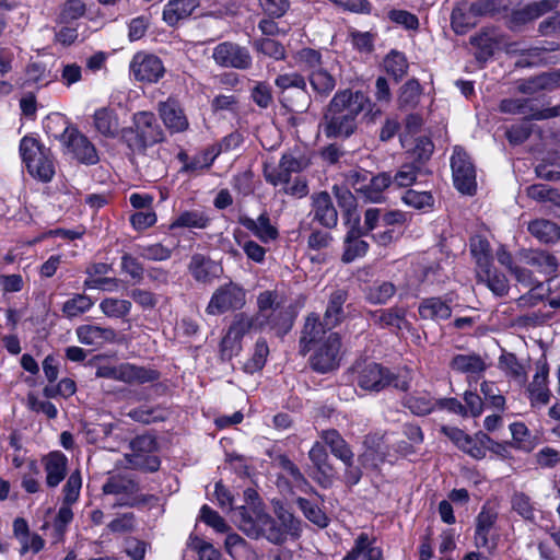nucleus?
<instances>
[{
  "mask_svg": "<svg viewBox=\"0 0 560 560\" xmlns=\"http://www.w3.org/2000/svg\"><path fill=\"white\" fill-rule=\"evenodd\" d=\"M547 378H548V369L542 366L540 371H538L533 382L528 386V392L530 394L532 404H541L546 405L550 398V392L547 388Z\"/></svg>",
  "mask_w": 560,
  "mask_h": 560,
  "instance_id": "41",
  "label": "nucleus"
},
{
  "mask_svg": "<svg viewBox=\"0 0 560 560\" xmlns=\"http://www.w3.org/2000/svg\"><path fill=\"white\" fill-rule=\"evenodd\" d=\"M370 316L382 328H396L400 330L402 328L401 325L405 323L406 312L402 308L393 307L370 312Z\"/></svg>",
  "mask_w": 560,
  "mask_h": 560,
  "instance_id": "39",
  "label": "nucleus"
},
{
  "mask_svg": "<svg viewBox=\"0 0 560 560\" xmlns=\"http://www.w3.org/2000/svg\"><path fill=\"white\" fill-rule=\"evenodd\" d=\"M527 196L538 202H549L560 209V191L544 184H534L527 187Z\"/></svg>",
  "mask_w": 560,
  "mask_h": 560,
  "instance_id": "45",
  "label": "nucleus"
},
{
  "mask_svg": "<svg viewBox=\"0 0 560 560\" xmlns=\"http://www.w3.org/2000/svg\"><path fill=\"white\" fill-rule=\"evenodd\" d=\"M77 336L81 343L100 347L116 339V331L110 327L82 325L77 328Z\"/></svg>",
  "mask_w": 560,
  "mask_h": 560,
  "instance_id": "23",
  "label": "nucleus"
},
{
  "mask_svg": "<svg viewBox=\"0 0 560 560\" xmlns=\"http://www.w3.org/2000/svg\"><path fill=\"white\" fill-rule=\"evenodd\" d=\"M348 298V290L342 288L335 289L329 294L323 320H320L323 330L330 331L343 322L346 318L343 305Z\"/></svg>",
  "mask_w": 560,
  "mask_h": 560,
  "instance_id": "14",
  "label": "nucleus"
},
{
  "mask_svg": "<svg viewBox=\"0 0 560 560\" xmlns=\"http://www.w3.org/2000/svg\"><path fill=\"white\" fill-rule=\"evenodd\" d=\"M384 67L387 73L392 74L396 80H399L406 74L408 63L401 52L392 51L386 56Z\"/></svg>",
  "mask_w": 560,
  "mask_h": 560,
  "instance_id": "59",
  "label": "nucleus"
},
{
  "mask_svg": "<svg viewBox=\"0 0 560 560\" xmlns=\"http://www.w3.org/2000/svg\"><path fill=\"white\" fill-rule=\"evenodd\" d=\"M210 219L198 210L182 212L171 224V229L175 228H196L205 229L209 224Z\"/></svg>",
  "mask_w": 560,
  "mask_h": 560,
  "instance_id": "48",
  "label": "nucleus"
},
{
  "mask_svg": "<svg viewBox=\"0 0 560 560\" xmlns=\"http://www.w3.org/2000/svg\"><path fill=\"white\" fill-rule=\"evenodd\" d=\"M502 0H479L472 3L462 2L452 11L451 24L457 34H465L477 24L481 15L495 11Z\"/></svg>",
  "mask_w": 560,
  "mask_h": 560,
  "instance_id": "7",
  "label": "nucleus"
},
{
  "mask_svg": "<svg viewBox=\"0 0 560 560\" xmlns=\"http://www.w3.org/2000/svg\"><path fill=\"white\" fill-rule=\"evenodd\" d=\"M498 518L497 512L486 506L482 508L476 518L475 545L477 548L491 550L495 544H490L489 534Z\"/></svg>",
  "mask_w": 560,
  "mask_h": 560,
  "instance_id": "22",
  "label": "nucleus"
},
{
  "mask_svg": "<svg viewBox=\"0 0 560 560\" xmlns=\"http://www.w3.org/2000/svg\"><path fill=\"white\" fill-rule=\"evenodd\" d=\"M199 7V0H170L163 9V21L174 26L189 18Z\"/></svg>",
  "mask_w": 560,
  "mask_h": 560,
  "instance_id": "24",
  "label": "nucleus"
},
{
  "mask_svg": "<svg viewBox=\"0 0 560 560\" xmlns=\"http://www.w3.org/2000/svg\"><path fill=\"white\" fill-rule=\"evenodd\" d=\"M396 293V287L394 283L389 281H383L380 283H374L371 287H368L364 291V296L366 301L372 304H386L389 299L394 296Z\"/></svg>",
  "mask_w": 560,
  "mask_h": 560,
  "instance_id": "43",
  "label": "nucleus"
},
{
  "mask_svg": "<svg viewBox=\"0 0 560 560\" xmlns=\"http://www.w3.org/2000/svg\"><path fill=\"white\" fill-rule=\"evenodd\" d=\"M20 152L30 175L43 183H49L55 175L50 149L43 142H21Z\"/></svg>",
  "mask_w": 560,
  "mask_h": 560,
  "instance_id": "5",
  "label": "nucleus"
},
{
  "mask_svg": "<svg viewBox=\"0 0 560 560\" xmlns=\"http://www.w3.org/2000/svg\"><path fill=\"white\" fill-rule=\"evenodd\" d=\"M470 252L476 258L477 265L481 268H489L491 265L489 242L483 238L472 240Z\"/></svg>",
  "mask_w": 560,
  "mask_h": 560,
  "instance_id": "63",
  "label": "nucleus"
},
{
  "mask_svg": "<svg viewBox=\"0 0 560 560\" xmlns=\"http://www.w3.org/2000/svg\"><path fill=\"white\" fill-rule=\"evenodd\" d=\"M411 380V373L407 369L393 372L373 362L365 364L358 372L357 384L363 390L370 392H381L389 386L397 390L407 392L410 388Z\"/></svg>",
  "mask_w": 560,
  "mask_h": 560,
  "instance_id": "3",
  "label": "nucleus"
},
{
  "mask_svg": "<svg viewBox=\"0 0 560 560\" xmlns=\"http://www.w3.org/2000/svg\"><path fill=\"white\" fill-rule=\"evenodd\" d=\"M67 457L60 452H52L44 458L46 483L50 488L57 487L67 475Z\"/></svg>",
  "mask_w": 560,
  "mask_h": 560,
  "instance_id": "26",
  "label": "nucleus"
},
{
  "mask_svg": "<svg viewBox=\"0 0 560 560\" xmlns=\"http://www.w3.org/2000/svg\"><path fill=\"white\" fill-rule=\"evenodd\" d=\"M362 229L352 228L345 238V252L342 254V261L349 264L354 259L364 256L369 249V243L362 240L364 236Z\"/></svg>",
  "mask_w": 560,
  "mask_h": 560,
  "instance_id": "28",
  "label": "nucleus"
},
{
  "mask_svg": "<svg viewBox=\"0 0 560 560\" xmlns=\"http://www.w3.org/2000/svg\"><path fill=\"white\" fill-rule=\"evenodd\" d=\"M470 43L477 48V59L483 61L493 55L497 47V43L488 33L471 37Z\"/></svg>",
  "mask_w": 560,
  "mask_h": 560,
  "instance_id": "62",
  "label": "nucleus"
},
{
  "mask_svg": "<svg viewBox=\"0 0 560 560\" xmlns=\"http://www.w3.org/2000/svg\"><path fill=\"white\" fill-rule=\"evenodd\" d=\"M296 504L303 512L304 516L319 528H325L328 525V516L317 504L302 497L296 499Z\"/></svg>",
  "mask_w": 560,
  "mask_h": 560,
  "instance_id": "46",
  "label": "nucleus"
},
{
  "mask_svg": "<svg viewBox=\"0 0 560 560\" xmlns=\"http://www.w3.org/2000/svg\"><path fill=\"white\" fill-rule=\"evenodd\" d=\"M133 122L137 130L138 140H148L154 138L155 117L150 112H139L133 116Z\"/></svg>",
  "mask_w": 560,
  "mask_h": 560,
  "instance_id": "50",
  "label": "nucleus"
},
{
  "mask_svg": "<svg viewBox=\"0 0 560 560\" xmlns=\"http://www.w3.org/2000/svg\"><path fill=\"white\" fill-rule=\"evenodd\" d=\"M128 417L135 421L149 424L156 421H163L165 419V411L160 406H140L130 410L128 412Z\"/></svg>",
  "mask_w": 560,
  "mask_h": 560,
  "instance_id": "54",
  "label": "nucleus"
},
{
  "mask_svg": "<svg viewBox=\"0 0 560 560\" xmlns=\"http://www.w3.org/2000/svg\"><path fill=\"white\" fill-rule=\"evenodd\" d=\"M404 406L416 416H427L436 407V400L427 396H408L404 400Z\"/></svg>",
  "mask_w": 560,
  "mask_h": 560,
  "instance_id": "55",
  "label": "nucleus"
},
{
  "mask_svg": "<svg viewBox=\"0 0 560 560\" xmlns=\"http://www.w3.org/2000/svg\"><path fill=\"white\" fill-rule=\"evenodd\" d=\"M512 509L524 520L533 521L535 517V509L528 495L523 492H516L512 497Z\"/></svg>",
  "mask_w": 560,
  "mask_h": 560,
  "instance_id": "64",
  "label": "nucleus"
},
{
  "mask_svg": "<svg viewBox=\"0 0 560 560\" xmlns=\"http://www.w3.org/2000/svg\"><path fill=\"white\" fill-rule=\"evenodd\" d=\"M130 70L136 80L145 83L158 82L165 72L161 59L154 55L137 52L131 62Z\"/></svg>",
  "mask_w": 560,
  "mask_h": 560,
  "instance_id": "12",
  "label": "nucleus"
},
{
  "mask_svg": "<svg viewBox=\"0 0 560 560\" xmlns=\"http://www.w3.org/2000/svg\"><path fill=\"white\" fill-rule=\"evenodd\" d=\"M341 338L338 332L323 330L319 315L311 313L300 338V352L310 357L311 368L319 373L336 370L340 363Z\"/></svg>",
  "mask_w": 560,
  "mask_h": 560,
  "instance_id": "1",
  "label": "nucleus"
},
{
  "mask_svg": "<svg viewBox=\"0 0 560 560\" xmlns=\"http://www.w3.org/2000/svg\"><path fill=\"white\" fill-rule=\"evenodd\" d=\"M100 308L108 317L120 318L129 314L131 303L127 300L107 298L101 302Z\"/></svg>",
  "mask_w": 560,
  "mask_h": 560,
  "instance_id": "57",
  "label": "nucleus"
},
{
  "mask_svg": "<svg viewBox=\"0 0 560 560\" xmlns=\"http://www.w3.org/2000/svg\"><path fill=\"white\" fill-rule=\"evenodd\" d=\"M295 63L304 70L312 72L323 66V58L319 50L303 48L293 55Z\"/></svg>",
  "mask_w": 560,
  "mask_h": 560,
  "instance_id": "52",
  "label": "nucleus"
},
{
  "mask_svg": "<svg viewBox=\"0 0 560 560\" xmlns=\"http://www.w3.org/2000/svg\"><path fill=\"white\" fill-rule=\"evenodd\" d=\"M442 432L460 450L468 453L472 457L482 458L485 456V451L479 447L463 430L454 427H442Z\"/></svg>",
  "mask_w": 560,
  "mask_h": 560,
  "instance_id": "33",
  "label": "nucleus"
},
{
  "mask_svg": "<svg viewBox=\"0 0 560 560\" xmlns=\"http://www.w3.org/2000/svg\"><path fill=\"white\" fill-rule=\"evenodd\" d=\"M517 91L527 95H534L540 92H551L545 72L520 81L517 84Z\"/></svg>",
  "mask_w": 560,
  "mask_h": 560,
  "instance_id": "56",
  "label": "nucleus"
},
{
  "mask_svg": "<svg viewBox=\"0 0 560 560\" xmlns=\"http://www.w3.org/2000/svg\"><path fill=\"white\" fill-rule=\"evenodd\" d=\"M161 377L158 370L131 363H121L120 382L127 384H145L156 382Z\"/></svg>",
  "mask_w": 560,
  "mask_h": 560,
  "instance_id": "27",
  "label": "nucleus"
},
{
  "mask_svg": "<svg viewBox=\"0 0 560 560\" xmlns=\"http://www.w3.org/2000/svg\"><path fill=\"white\" fill-rule=\"evenodd\" d=\"M211 58L221 68L246 70L250 68L253 58L249 50L234 42H222L212 48Z\"/></svg>",
  "mask_w": 560,
  "mask_h": 560,
  "instance_id": "11",
  "label": "nucleus"
},
{
  "mask_svg": "<svg viewBox=\"0 0 560 560\" xmlns=\"http://www.w3.org/2000/svg\"><path fill=\"white\" fill-rule=\"evenodd\" d=\"M393 183V178L388 173H380L378 175L370 179L369 185H363L357 188L358 192L363 194L366 200L371 202H381L382 192L389 187Z\"/></svg>",
  "mask_w": 560,
  "mask_h": 560,
  "instance_id": "37",
  "label": "nucleus"
},
{
  "mask_svg": "<svg viewBox=\"0 0 560 560\" xmlns=\"http://www.w3.org/2000/svg\"><path fill=\"white\" fill-rule=\"evenodd\" d=\"M320 438L324 446L327 445L330 448L331 454L338 459L349 460L354 457L350 446L337 430H325L320 433Z\"/></svg>",
  "mask_w": 560,
  "mask_h": 560,
  "instance_id": "32",
  "label": "nucleus"
},
{
  "mask_svg": "<svg viewBox=\"0 0 560 560\" xmlns=\"http://www.w3.org/2000/svg\"><path fill=\"white\" fill-rule=\"evenodd\" d=\"M269 347L264 338H258L252 358L244 364V371L253 374L260 371L267 361Z\"/></svg>",
  "mask_w": 560,
  "mask_h": 560,
  "instance_id": "53",
  "label": "nucleus"
},
{
  "mask_svg": "<svg viewBox=\"0 0 560 560\" xmlns=\"http://www.w3.org/2000/svg\"><path fill=\"white\" fill-rule=\"evenodd\" d=\"M481 270L482 272L478 275L479 282L485 283L498 296L508 293L509 283L504 275L492 272L490 267Z\"/></svg>",
  "mask_w": 560,
  "mask_h": 560,
  "instance_id": "47",
  "label": "nucleus"
},
{
  "mask_svg": "<svg viewBox=\"0 0 560 560\" xmlns=\"http://www.w3.org/2000/svg\"><path fill=\"white\" fill-rule=\"evenodd\" d=\"M254 46L258 52L275 60H282L285 58V49L283 45L275 39L268 37L260 38L255 42Z\"/></svg>",
  "mask_w": 560,
  "mask_h": 560,
  "instance_id": "61",
  "label": "nucleus"
},
{
  "mask_svg": "<svg viewBox=\"0 0 560 560\" xmlns=\"http://www.w3.org/2000/svg\"><path fill=\"white\" fill-rule=\"evenodd\" d=\"M93 125L100 136L115 138L118 132V121L113 109L107 107L98 108L93 115Z\"/></svg>",
  "mask_w": 560,
  "mask_h": 560,
  "instance_id": "31",
  "label": "nucleus"
},
{
  "mask_svg": "<svg viewBox=\"0 0 560 560\" xmlns=\"http://www.w3.org/2000/svg\"><path fill=\"white\" fill-rule=\"evenodd\" d=\"M314 471L312 478L323 488H330L335 480V468L322 442H315L308 452Z\"/></svg>",
  "mask_w": 560,
  "mask_h": 560,
  "instance_id": "13",
  "label": "nucleus"
},
{
  "mask_svg": "<svg viewBox=\"0 0 560 560\" xmlns=\"http://www.w3.org/2000/svg\"><path fill=\"white\" fill-rule=\"evenodd\" d=\"M140 490L139 482L129 474L110 475L104 485L102 491L104 494H113L119 499L113 504V508H135L147 504L154 495L137 493Z\"/></svg>",
  "mask_w": 560,
  "mask_h": 560,
  "instance_id": "4",
  "label": "nucleus"
},
{
  "mask_svg": "<svg viewBox=\"0 0 560 560\" xmlns=\"http://www.w3.org/2000/svg\"><path fill=\"white\" fill-rule=\"evenodd\" d=\"M527 231L542 244H556L560 240V226L548 219L539 218L529 221Z\"/></svg>",
  "mask_w": 560,
  "mask_h": 560,
  "instance_id": "25",
  "label": "nucleus"
},
{
  "mask_svg": "<svg viewBox=\"0 0 560 560\" xmlns=\"http://www.w3.org/2000/svg\"><path fill=\"white\" fill-rule=\"evenodd\" d=\"M221 148L219 145H211L205 152L197 154L189 163H185V171H197L208 168L213 163L215 158L220 154Z\"/></svg>",
  "mask_w": 560,
  "mask_h": 560,
  "instance_id": "60",
  "label": "nucleus"
},
{
  "mask_svg": "<svg viewBox=\"0 0 560 560\" xmlns=\"http://www.w3.org/2000/svg\"><path fill=\"white\" fill-rule=\"evenodd\" d=\"M450 368L460 373L477 374L483 372L487 364L477 353L457 354L451 360Z\"/></svg>",
  "mask_w": 560,
  "mask_h": 560,
  "instance_id": "36",
  "label": "nucleus"
},
{
  "mask_svg": "<svg viewBox=\"0 0 560 560\" xmlns=\"http://www.w3.org/2000/svg\"><path fill=\"white\" fill-rule=\"evenodd\" d=\"M252 330H261V327L258 320H256V314L248 315L246 313H237L234 315L233 320L228 329L231 335H234L241 341L243 337Z\"/></svg>",
  "mask_w": 560,
  "mask_h": 560,
  "instance_id": "42",
  "label": "nucleus"
},
{
  "mask_svg": "<svg viewBox=\"0 0 560 560\" xmlns=\"http://www.w3.org/2000/svg\"><path fill=\"white\" fill-rule=\"evenodd\" d=\"M257 530L258 538L265 537L272 544H282L285 540L280 525L264 511L257 515Z\"/></svg>",
  "mask_w": 560,
  "mask_h": 560,
  "instance_id": "35",
  "label": "nucleus"
},
{
  "mask_svg": "<svg viewBox=\"0 0 560 560\" xmlns=\"http://www.w3.org/2000/svg\"><path fill=\"white\" fill-rule=\"evenodd\" d=\"M92 305L93 301L88 295L77 294L63 304L62 312L67 317L72 318L85 313Z\"/></svg>",
  "mask_w": 560,
  "mask_h": 560,
  "instance_id": "58",
  "label": "nucleus"
},
{
  "mask_svg": "<svg viewBox=\"0 0 560 560\" xmlns=\"http://www.w3.org/2000/svg\"><path fill=\"white\" fill-rule=\"evenodd\" d=\"M256 320L261 330L269 327L277 336L283 337L293 327L294 313L287 305L285 296L276 290H266L257 296Z\"/></svg>",
  "mask_w": 560,
  "mask_h": 560,
  "instance_id": "2",
  "label": "nucleus"
},
{
  "mask_svg": "<svg viewBox=\"0 0 560 560\" xmlns=\"http://www.w3.org/2000/svg\"><path fill=\"white\" fill-rule=\"evenodd\" d=\"M188 270L197 282L209 283L219 278L223 269L211 258L202 254H195L190 259Z\"/></svg>",
  "mask_w": 560,
  "mask_h": 560,
  "instance_id": "17",
  "label": "nucleus"
},
{
  "mask_svg": "<svg viewBox=\"0 0 560 560\" xmlns=\"http://www.w3.org/2000/svg\"><path fill=\"white\" fill-rule=\"evenodd\" d=\"M160 116L172 132H180L187 129L188 120L177 101L168 98L159 104Z\"/></svg>",
  "mask_w": 560,
  "mask_h": 560,
  "instance_id": "20",
  "label": "nucleus"
},
{
  "mask_svg": "<svg viewBox=\"0 0 560 560\" xmlns=\"http://www.w3.org/2000/svg\"><path fill=\"white\" fill-rule=\"evenodd\" d=\"M355 129V121L342 113H330L325 116L323 132L327 138H348Z\"/></svg>",
  "mask_w": 560,
  "mask_h": 560,
  "instance_id": "21",
  "label": "nucleus"
},
{
  "mask_svg": "<svg viewBox=\"0 0 560 560\" xmlns=\"http://www.w3.org/2000/svg\"><path fill=\"white\" fill-rule=\"evenodd\" d=\"M345 465V471L342 480L349 488L358 485L362 478V468H376L375 452L372 450L365 451L358 457V464L354 463L353 458L349 460H341Z\"/></svg>",
  "mask_w": 560,
  "mask_h": 560,
  "instance_id": "19",
  "label": "nucleus"
},
{
  "mask_svg": "<svg viewBox=\"0 0 560 560\" xmlns=\"http://www.w3.org/2000/svg\"><path fill=\"white\" fill-rule=\"evenodd\" d=\"M312 212L314 220L327 229H332L338 223L337 209L327 191H320L312 196Z\"/></svg>",
  "mask_w": 560,
  "mask_h": 560,
  "instance_id": "15",
  "label": "nucleus"
},
{
  "mask_svg": "<svg viewBox=\"0 0 560 560\" xmlns=\"http://www.w3.org/2000/svg\"><path fill=\"white\" fill-rule=\"evenodd\" d=\"M257 506L248 509L244 505L235 508L233 511V521L237 527L248 537L257 539V515L261 513Z\"/></svg>",
  "mask_w": 560,
  "mask_h": 560,
  "instance_id": "29",
  "label": "nucleus"
},
{
  "mask_svg": "<svg viewBox=\"0 0 560 560\" xmlns=\"http://www.w3.org/2000/svg\"><path fill=\"white\" fill-rule=\"evenodd\" d=\"M521 260L546 276H551L558 270V259L555 255L541 249H522L518 254Z\"/></svg>",
  "mask_w": 560,
  "mask_h": 560,
  "instance_id": "18",
  "label": "nucleus"
},
{
  "mask_svg": "<svg viewBox=\"0 0 560 560\" xmlns=\"http://www.w3.org/2000/svg\"><path fill=\"white\" fill-rule=\"evenodd\" d=\"M273 512L280 522V527L285 537L287 535L295 538L301 536L302 522L295 517L294 514L290 512L281 502H275Z\"/></svg>",
  "mask_w": 560,
  "mask_h": 560,
  "instance_id": "34",
  "label": "nucleus"
},
{
  "mask_svg": "<svg viewBox=\"0 0 560 560\" xmlns=\"http://www.w3.org/2000/svg\"><path fill=\"white\" fill-rule=\"evenodd\" d=\"M422 319L444 320L451 317L452 308L441 298H428L421 301L418 307Z\"/></svg>",
  "mask_w": 560,
  "mask_h": 560,
  "instance_id": "30",
  "label": "nucleus"
},
{
  "mask_svg": "<svg viewBox=\"0 0 560 560\" xmlns=\"http://www.w3.org/2000/svg\"><path fill=\"white\" fill-rule=\"evenodd\" d=\"M308 80L313 90L323 95L329 94L336 85L334 77L323 68L310 72Z\"/></svg>",
  "mask_w": 560,
  "mask_h": 560,
  "instance_id": "51",
  "label": "nucleus"
},
{
  "mask_svg": "<svg viewBox=\"0 0 560 560\" xmlns=\"http://www.w3.org/2000/svg\"><path fill=\"white\" fill-rule=\"evenodd\" d=\"M238 223L246 230L250 231L262 243L276 241L279 236L278 229L271 224L267 211L260 213L257 220H254L245 214L240 215Z\"/></svg>",
  "mask_w": 560,
  "mask_h": 560,
  "instance_id": "16",
  "label": "nucleus"
},
{
  "mask_svg": "<svg viewBox=\"0 0 560 560\" xmlns=\"http://www.w3.org/2000/svg\"><path fill=\"white\" fill-rule=\"evenodd\" d=\"M558 5L559 0H535L516 13L517 19L522 22H529L556 10Z\"/></svg>",
  "mask_w": 560,
  "mask_h": 560,
  "instance_id": "38",
  "label": "nucleus"
},
{
  "mask_svg": "<svg viewBox=\"0 0 560 560\" xmlns=\"http://www.w3.org/2000/svg\"><path fill=\"white\" fill-rule=\"evenodd\" d=\"M275 84L280 92V101L291 112H303L310 105L305 78L298 72L279 74Z\"/></svg>",
  "mask_w": 560,
  "mask_h": 560,
  "instance_id": "6",
  "label": "nucleus"
},
{
  "mask_svg": "<svg viewBox=\"0 0 560 560\" xmlns=\"http://www.w3.org/2000/svg\"><path fill=\"white\" fill-rule=\"evenodd\" d=\"M245 303V290L234 282H229L220 285L213 292L206 307V312L209 315H220L230 311L241 310Z\"/></svg>",
  "mask_w": 560,
  "mask_h": 560,
  "instance_id": "10",
  "label": "nucleus"
},
{
  "mask_svg": "<svg viewBox=\"0 0 560 560\" xmlns=\"http://www.w3.org/2000/svg\"><path fill=\"white\" fill-rule=\"evenodd\" d=\"M373 105L371 104L369 97L360 91H351L343 90L335 94L329 104L330 113H342L347 117L353 118L355 121V117L362 113L364 109L369 108V115L371 119H375L376 116L381 115L380 109L373 110Z\"/></svg>",
  "mask_w": 560,
  "mask_h": 560,
  "instance_id": "8",
  "label": "nucleus"
},
{
  "mask_svg": "<svg viewBox=\"0 0 560 560\" xmlns=\"http://www.w3.org/2000/svg\"><path fill=\"white\" fill-rule=\"evenodd\" d=\"M46 128L48 129V131H51L52 129H57V128L62 131L60 135H58V133H49L48 135L49 137H52L56 140L58 138H60L59 140H69V141L78 140V139L86 140V138L80 133V131L78 130L77 127L69 124L63 117H60V116H57L56 118L50 119L46 124Z\"/></svg>",
  "mask_w": 560,
  "mask_h": 560,
  "instance_id": "44",
  "label": "nucleus"
},
{
  "mask_svg": "<svg viewBox=\"0 0 560 560\" xmlns=\"http://www.w3.org/2000/svg\"><path fill=\"white\" fill-rule=\"evenodd\" d=\"M451 167L456 189L464 195H475L477 190L475 166L467 152L460 145L454 147Z\"/></svg>",
  "mask_w": 560,
  "mask_h": 560,
  "instance_id": "9",
  "label": "nucleus"
},
{
  "mask_svg": "<svg viewBox=\"0 0 560 560\" xmlns=\"http://www.w3.org/2000/svg\"><path fill=\"white\" fill-rule=\"evenodd\" d=\"M65 152L83 164H96L100 160L92 142H65Z\"/></svg>",
  "mask_w": 560,
  "mask_h": 560,
  "instance_id": "40",
  "label": "nucleus"
},
{
  "mask_svg": "<svg viewBox=\"0 0 560 560\" xmlns=\"http://www.w3.org/2000/svg\"><path fill=\"white\" fill-rule=\"evenodd\" d=\"M499 109L504 114L523 115L532 118V113H534L535 108L529 100L515 97L502 100L500 102Z\"/></svg>",
  "mask_w": 560,
  "mask_h": 560,
  "instance_id": "49",
  "label": "nucleus"
}]
</instances>
